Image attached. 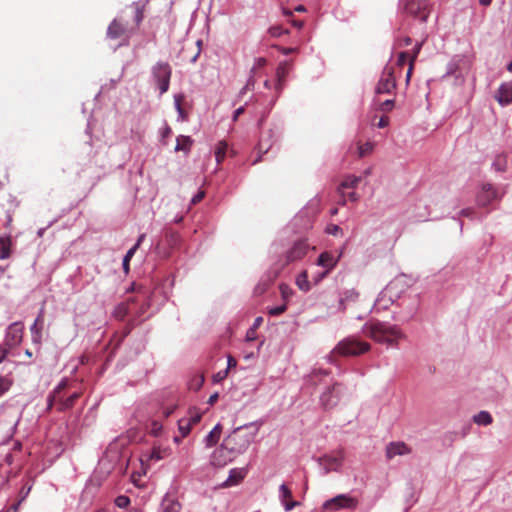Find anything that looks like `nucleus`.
Returning <instances> with one entry per match:
<instances>
[{"mask_svg":"<svg viewBox=\"0 0 512 512\" xmlns=\"http://www.w3.org/2000/svg\"><path fill=\"white\" fill-rule=\"evenodd\" d=\"M430 2L429 0H407L405 3V11L420 20L426 22L430 14Z\"/></svg>","mask_w":512,"mask_h":512,"instance_id":"7","label":"nucleus"},{"mask_svg":"<svg viewBox=\"0 0 512 512\" xmlns=\"http://www.w3.org/2000/svg\"><path fill=\"white\" fill-rule=\"evenodd\" d=\"M340 392V385L336 384L329 388L326 392L321 395V405L325 409H329L337 404Z\"/></svg>","mask_w":512,"mask_h":512,"instance_id":"15","label":"nucleus"},{"mask_svg":"<svg viewBox=\"0 0 512 512\" xmlns=\"http://www.w3.org/2000/svg\"><path fill=\"white\" fill-rule=\"evenodd\" d=\"M164 512H180L181 504L178 500L166 498L163 501Z\"/></svg>","mask_w":512,"mask_h":512,"instance_id":"29","label":"nucleus"},{"mask_svg":"<svg viewBox=\"0 0 512 512\" xmlns=\"http://www.w3.org/2000/svg\"><path fill=\"white\" fill-rule=\"evenodd\" d=\"M308 248L309 245L305 240L296 241L285 254V264L302 259L306 255Z\"/></svg>","mask_w":512,"mask_h":512,"instance_id":"13","label":"nucleus"},{"mask_svg":"<svg viewBox=\"0 0 512 512\" xmlns=\"http://www.w3.org/2000/svg\"><path fill=\"white\" fill-rule=\"evenodd\" d=\"M269 32L273 37H280L283 34H287L288 30H285L280 26H274L269 29Z\"/></svg>","mask_w":512,"mask_h":512,"instance_id":"45","label":"nucleus"},{"mask_svg":"<svg viewBox=\"0 0 512 512\" xmlns=\"http://www.w3.org/2000/svg\"><path fill=\"white\" fill-rule=\"evenodd\" d=\"M287 307L286 305L277 306L269 311L270 315L277 316L286 311Z\"/></svg>","mask_w":512,"mask_h":512,"instance_id":"51","label":"nucleus"},{"mask_svg":"<svg viewBox=\"0 0 512 512\" xmlns=\"http://www.w3.org/2000/svg\"><path fill=\"white\" fill-rule=\"evenodd\" d=\"M401 44H402L403 46H405V47H406V46L411 45V44H412V38H411V37H409V36L404 37V38L402 39V41H401Z\"/></svg>","mask_w":512,"mask_h":512,"instance_id":"61","label":"nucleus"},{"mask_svg":"<svg viewBox=\"0 0 512 512\" xmlns=\"http://www.w3.org/2000/svg\"><path fill=\"white\" fill-rule=\"evenodd\" d=\"M495 99L501 106H507L512 103V81L504 82L499 86Z\"/></svg>","mask_w":512,"mask_h":512,"instance_id":"14","label":"nucleus"},{"mask_svg":"<svg viewBox=\"0 0 512 512\" xmlns=\"http://www.w3.org/2000/svg\"><path fill=\"white\" fill-rule=\"evenodd\" d=\"M326 231H327V233H329V234L337 235V234H338V232L340 231V227H339V226H337V225H333V224H331V225L327 226Z\"/></svg>","mask_w":512,"mask_h":512,"instance_id":"54","label":"nucleus"},{"mask_svg":"<svg viewBox=\"0 0 512 512\" xmlns=\"http://www.w3.org/2000/svg\"><path fill=\"white\" fill-rule=\"evenodd\" d=\"M317 264L322 267H325L326 271L322 272L317 277H315V283L321 281L327 275L328 271L334 266L333 256L328 252H323L318 257Z\"/></svg>","mask_w":512,"mask_h":512,"instance_id":"19","label":"nucleus"},{"mask_svg":"<svg viewBox=\"0 0 512 512\" xmlns=\"http://www.w3.org/2000/svg\"><path fill=\"white\" fill-rule=\"evenodd\" d=\"M201 419V414L199 413H196L194 415H191V417L189 419H186L187 421H190V424L193 425V424H196L200 421Z\"/></svg>","mask_w":512,"mask_h":512,"instance_id":"55","label":"nucleus"},{"mask_svg":"<svg viewBox=\"0 0 512 512\" xmlns=\"http://www.w3.org/2000/svg\"><path fill=\"white\" fill-rule=\"evenodd\" d=\"M153 77L159 87L160 94H164L169 89L171 78V67L166 62H158L152 70Z\"/></svg>","mask_w":512,"mask_h":512,"instance_id":"6","label":"nucleus"},{"mask_svg":"<svg viewBox=\"0 0 512 512\" xmlns=\"http://www.w3.org/2000/svg\"><path fill=\"white\" fill-rule=\"evenodd\" d=\"M130 504V498L125 495H120L115 499V505L119 508H126Z\"/></svg>","mask_w":512,"mask_h":512,"instance_id":"44","label":"nucleus"},{"mask_svg":"<svg viewBox=\"0 0 512 512\" xmlns=\"http://www.w3.org/2000/svg\"><path fill=\"white\" fill-rule=\"evenodd\" d=\"M255 86V79L253 77H250L246 83V85L244 86V88L242 89L241 93H245V91L247 90H252Z\"/></svg>","mask_w":512,"mask_h":512,"instance_id":"52","label":"nucleus"},{"mask_svg":"<svg viewBox=\"0 0 512 512\" xmlns=\"http://www.w3.org/2000/svg\"><path fill=\"white\" fill-rule=\"evenodd\" d=\"M236 365H237L236 359H234L233 357L229 356L228 357V367H227V369L229 370L230 368L235 367Z\"/></svg>","mask_w":512,"mask_h":512,"instance_id":"60","label":"nucleus"},{"mask_svg":"<svg viewBox=\"0 0 512 512\" xmlns=\"http://www.w3.org/2000/svg\"><path fill=\"white\" fill-rule=\"evenodd\" d=\"M367 117H368V121L371 126L377 127L380 129L387 127L390 123V118L387 115L380 116L377 122H376V119H377L376 113H373L371 115L368 114Z\"/></svg>","mask_w":512,"mask_h":512,"instance_id":"26","label":"nucleus"},{"mask_svg":"<svg viewBox=\"0 0 512 512\" xmlns=\"http://www.w3.org/2000/svg\"><path fill=\"white\" fill-rule=\"evenodd\" d=\"M375 148V142L371 141L370 139H367L365 142L362 141V139H359L357 141V156L359 158H365L370 156Z\"/></svg>","mask_w":512,"mask_h":512,"instance_id":"20","label":"nucleus"},{"mask_svg":"<svg viewBox=\"0 0 512 512\" xmlns=\"http://www.w3.org/2000/svg\"><path fill=\"white\" fill-rule=\"evenodd\" d=\"M422 46H423V42H417L415 44V46L412 49L411 54H409V56H408L409 57V63L415 64V61H416V59H417V57H418V55H419V53H420V51L422 49Z\"/></svg>","mask_w":512,"mask_h":512,"instance_id":"41","label":"nucleus"},{"mask_svg":"<svg viewBox=\"0 0 512 512\" xmlns=\"http://www.w3.org/2000/svg\"><path fill=\"white\" fill-rule=\"evenodd\" d=\"M296 284L298 288L304 292H307L310 290L311 286L308 281V275L306 271H303L297 276Z\"/></svg>","mask_w":512,"mask_h":512,"instance_id":"34","label":"nucleus"},{"mask_svg":"<svg viewBox=\"0 0 512 512\" xmlns=\"http://www.w3.org/2000/svg\"><path fill=\"white\" fill-rule=\"evenodd\" d=\"M203 383H204V377L198 376L191 381L190 388L193 390H198L203 385Z\"/></svg>","mask_w":512,"mask_h":512,"instance_id":"47","label":"nucleus"},{"mask_svg":"<svg viewBox=\"0 0 512 512\" xmlns=\"http://www.w3.org/2000/svg\"><path fill=\"white\" fill-rule=\"evenodd\" d=\"M411 448L404 442H391L386 447V456L389 459L397 455H407L411 453Z\"/></svg>","mask_w":512,"mask_h":512,"instance_id":"16","label":"nucleus"},{"mask_svg":"<svg viewBox=\"0 0 512 512\" xmlns=\"http://www.w3.org/2000/svg\"><path fill=\"white\" fill-rule=\"evenodd\" d=\"M179 431L181 433V436L182 437H186L189 433H190V430H191V424H190V421H187L186 419H181L179 420Z\"/></svg>","mask_w":512,"mask_h":512,"instance_id":"40","label":"nucleus"},{"mask_svg":"<svg viewBox=\"0 0 512 512\" xmlns=\"http://www.w3.org/2000/svg\"><path fill=\"white\" fill-rule=\"evenodd\" d=\"M254 439V434L245 431L242 427L236 428L231 434H229L223 443L226 445V449L230 450L236 456L244 453L251 442Z\"/></svg>","mask_w":512,"mask_h":512,"instance_id":"3","label":"nucleus"},{"mask_svg":"<svg viewBox=\"0 0 512 512\" xmlns=\"http://www.w3.org/2000/svg\"><path fill=\"white\" fill-rule=\"evenodd\" d=\"M13 379L9 375L0 376V397L10 390Z\"/></svg>","mask_w":512,"mask_h":512,"instance_id":"35","label":"nucleus"},{"mask_svg":"<svg viewBox=\"0 0 512 512\" xmlns=\"http://www.w3.org/2000/svg\"><path fill=\"white\" fill-rule=\"evenodd\" d=\"M68 387V381L66 379L62 380L58 386L54 389L53 394L49 396V408L53 404H59L58 410L64 411L70 409L74 406L75 401L80 397L79 392L72 393L66 399H63L62 392Z\"/></svg>","mask_w":512,"mask_h":512,"instance_id":"4","label":"nucleus"},{"mask_svg":"<svg viewBox=\"0 0 512 512\" xmlns=\"http://www.w3.org/2000/svg\"><path fill=\"white\" fill-rule=\"evenodd\" d=\"M492 168L497 172H504L507 169V160L503 154H497L492 162Z\"/></svg>","mask_w":512,"mask_h":512,"instance_id":"30","label":"nucleus"},{"mask_svg":"<svg viewBox=\"0 0 512 512\" xmlns=\"http://www.w3.org/2000/svg\"><path fill=\"white\" fill-rule=\"evenodd\" d=\"M293 26H295L298 29H301L303 27V21L301 20H292Z\"/></svg>","mask_w":512,"mask_h":512,"instance_id":"64","label":"nucleus"},{"mask_svg":"<svg viewBox=\"0 0 512 512\" xmlns=\"http://www.w3.org/2000/svg\"><path fill=\"white\" fill-rule=\"evenodd\" d=\"M503 193L493 184L485 182L479 186L476 193V204L478 207L485 208L492 205L495 201H500Z\"/></svg>","mask_w":512,"mask_h":512,"instance_id":"5","label":"nucleus"},{"mask_svg":"<svg viewBox=\"0 0 512 512\" xmlns=\"http://www.w3.org/2000/svg\"><path fill=\"white\" fill-rule=\"evenodd\" d=\"M352 507V497L345 494L337 495L325 501L321 506V512H338Z\"/></svg>","mask_w":512,"mask_h":512,"instance_id":"10","label":"nucleus"},{"mask_svg":"<svg viewBox=\"0 0 512 512\" xmlns=\"http://www.w3.org/2000/svg\"><path fill=\"white\" fill-rule=\"evenodd\" d=\"M24 325L22 322H14L9 325L4 343L12 349L19 346L23 339Z\"/></svg>","mask_w":512,"mask_h":512,"instance_id":"11","label":"nucleus"},{"mask_svg":"<svg viewBox=\"0 0 512 512\" xmlns=\"http://www.w3.org/2000/svg\"><path fill=\"white\" fill-rule=\"evenodd\" d=\"M244 110V107H239L238 109H236L234 112V120H237L238 117L244 113Z\"/></svg>","mask_w":512,"mask_h":512,"instance_id":"63","label":"nucleus"},{"mask_svg":"<svg viewBox=\"0 0 512 512\" xmlns=\"http://www.w3.org/2000/svg\"><path fill=\"white\" fill-rule=\"evenodd\" d=\"M459 215L462 217L472 219V220L478 219V214H477L476 210L472 207L462 209L459 212Z\"/></svg>","mask_w":512,"mask_h":512,"instance_id":"42","label":"nucleus"},{"mask_svg":"<svg viewBox=\"0 0 512 512\" xmlns=\"http://www.w3.org/2000/svg\"><path fill=\"white\" fill-rule=\"evenodd\" d=\"M218 397H219L218 393H214V394H212V395L209 397V399H208V403H209L210 405H213V404L218 400Z\"/></svg>","mask_w":512,"mask_h":512,"instance_id":"62","label":"nucleus"},{"mask_svg":"<svg viewBox=\"0 0 512 512\" xmlns=\"http://www.w3.org/2000/svg\"><path fill=\"white\" fill-rule=\"evenodd\" d=\"M395 106V100L394 99H387L385 100L384 102H382L379 106V109L384 112V113H387V112H390L393 110Z\"/></svg>","mask_w":512,"mask_h":512,"instance_id":"43","label":"nucleus"},{"mask_svg":"<svg viewBox=\"0 0 512 512\" xmlns=\"http://www.w3.org/2000/svg\"><path fill=\"white\" fill-rule=\"evenodd\" d=\"M228 149V144L225 141H220L215 149V158L218 164L222 163V161L226 157V152Z\"/></svg>","mask_w":512,"mask_h":512,"instance_id":"32","label":"nucleus"},{"mask_svg":"<svg viewBox=\"0 0 512 512\" xmlns=\"http://www.w3.org/2000/svg\"><path fill=\"white\" fill-rule=\"evenodd\" d=\"M279 491H280L281 499H282V502L284 504V507H285L286 511H290L295 506L298 505L297 501H292L291 500L292 492H291V490L285 484H282L280 486Z\"/></svg>","mask_w":512,"mask_h":512,"instance_id":"21","label":"nucleus"},{"mask_svg":"<svg viewBox=\"0 0 512 512\" xmlns=\"http://www.w3.org/2000/svg\"><path fill=\"white\" fill-rule=\"evenodd\" d=\"M162 458V451L159 448H153L149 454V460L159 461Z\"/></svg>","mask_w":512,"mask_h":512,"instance_id":"48","label":"nucleus"},{"mask_svg":"<svg viewBox=\"0 0 512 512\" xmlns=\"http://www.w3.org/2000/svg\"><path fill=\"white\" fill-rule=\"evenodd\" d=\"M409 53L408 52H405V51H402L398 54V58H397V65L398 66H403L406 62V60L409 58Z\"/></svg>","mask_w":512,"mask_h":512,"instance_id":"50","label":"nucleus"},{"mask_svg":"<svg viewBox=\"0 0 512 512\" xmlns=\"http://www.w3.org/2000/svg\"><path fill=\"white\" fill-rule=\"evenodd\" d=\"M11 347H8L4 342L0 344V364L6 359Z\"/></svg>","mask_w":512,"mask_h":512,"instance_id":"46","label":"nucleus"},{"mask_svg":"<svg viewBox=\"0 0 512 512\" xmlns=\"http://www.w3.org/2000/svg\"><path fill=\"white\" fill-rule=\"evenodd\" d=\"M145 236H146L145 234H141L138 237V240L135 243V245L127 251L126 255L124 256V260L130 262L131 258L134 256L135 252L137 251V249L140 247L141 243L143 242Z\"/></svg>","mask_w":512,"mask_h":512,"instance_id":"39","label":"nucleus"},{"mask_svg":"<svg viewBox=\"0 0 512 512\" xmlns=\"http://www.w3.org/2000/svg\"><path fill=\"white\" fill-rule=\"evenodd\" d=\"M326 461H327V469L328 470L337 469V467L339 465V460L337 458L328 457V458H326Z\"/></svg>","mask_w":512,"mask_h":512,"instance_id":"49","label":"nucleus"},{"mask_svg":"<svg viewBox=\"0 0 512 512\" xmlns=\"http://www.w3.org/2000/svg\"><path fill=\"white\" fill-rule=\"evenodd\" d=\"M130 312L129 303H120L114 310L113 315L118 320H123Z\"/></svg>","mask_w":512,"mask_h":512,"instance_id":"33","label":"nucleus"},{"mask_svg":"<svg viewBox=\"0 0 512 512\" xmlns=\"http://www.w3.org/2000/svg\"><path fill=\"white\" fill-rule=\"evenodd\" d=\"M473 422L479 426H488L492 424L493 417L488 411L482 410L473 416Z\"/></svg>","mask_w":512,"mask_h":512,"instance_id":"25","label":"nucleus"},{"mask_svg":"<svg viewBox=\"0 0 512 512\" xmlns=\"http://www.w3.org/2000/svg\"><path fill=\"white\" fill-rule=\"evenodd\" d=\"M370 349V344L368 342H362L354 337V356L358 354H363Z\"/></svg>","mask_w":512,"mask_h":512,"instance_id":"36","label":"nucleus"},{"mask_svg":"<svg viewBox=\"0 0 512 512\" xmlns=\"http://www.w3.org/2000/svg\"><path fill=\"white\" fill-rule=\"evenodd\" d=\"M12 254V240L10 236H0V259H8Z\"/></svg>","mask_w":512,"mask_h":512,"instance_id":"22","label":"nucleus"},{"mask_svg":"<svg viewBox=\"0 0 512 512\" xmlns=\"http://www.w3.org/2000/svg\"><path fill=\"white\" fill-rule=\"evenodd\" d=\"M43 324V314L42 312L36 318L34 324L31 327V333L33 334V340L38 341L41 337V329Z\"/></svg>","mask_w":512,"mask_h":512,"instance_id":"31","label":"nucleus"},{"mask_svg":"<svg viewBox=\"0 0 512 512\" xmlns=\"http://www.w3.org/2000/svg\"><path fill=\"white\" fill-rule=\"evenodd\" d=\"M205 197L204 191H199L191 200V203L193 205L198 204L202 199Z\"/></svg>","mask_w":512,"mask_h":512,"instance_id":"53","label":"nucleus"},{"mask_svg":"<svg viewBox=\"0 0 512 512\" xmlns=\"http://www.w3.org/2000/svg\"><path fill=\"white\" fill-rule=\"evenodd\" d=\"M402 281L399 279H395L391 281L386 288L381 292L380 297L375 301L373 309L378 312L380 310L387 309L390 304H393L395 301H399V306H404L406 303V317L407 319H411L419 306V299L417 295H403L402 292Z\"/></svg>","mask_w":512,"mask_h":512,"instance_id":"1","label":"nucleus"},{"mask_svg":"<svg viewBox=\"0 0 512 512\" xmlns=\"http://www.w3.org/2000/svg\"><path fill=\"white\" fill-rule=\"evenodd\" d=\"M413 69H414V64L413 63H409V67H408V70H407V73H406V83L407 84L410 82Z\"/></svg>","mask_w":512,"mask_h":512,"instance_id":"56","label":"nucleus"},{"mask_svg":"<svg viewBox=\"0 0 512 512\" xmlns=\"http://www.w3.org/2000/svg\"><path fill=\"white\" fill-rule=\"evenodd\" d=\"M145 236H146L145 234H141L138 237V240L135 243V245L127 251L126 255L124 256V260L130 262L131 258L134 256L135 252L137 251V249L140 247L141 243L143 242Z\"/></svg>","mask_w":512,"mask_h":512,"instance_id":"38","label":"nucleus"},{"mask_svg":"<svg viewBox=\"0 0 512 512\" xmlns=\"http://www.w3.org/2000/svg\"><path fill=\"white\" fill-rule=\"evenodd\" d=\"M334 353L342 356H348L352 354V340L345 339L340 342L335 348Z\"/></svg>","mask_w":512,"mask_h":512,"instance_id":"27","label":"nucleus"},{"mask_svg":"<svg viewBox=\"0 0 512 512\" xmlns=\"http://www.w3.org/2000/svg\"><path fill=\"white\" fill-rule=\"evenodd\" d=\"M396 89V79L394 68L386 65L382 71L381 77L375 87L376 94H390Z\"/></svg>","mask_w":512,"mask_h":512,"instance_id":"8","label":"nucleus"},{"mask_svg":"<svg viewBox=\"0 0 512 512\" xmlns=\"http://www.w3.org/2000/svg\"><path fill=\"white\" fill-rule=\"evenodd\" d=\"M134 32V27L129 26L127 23H124L121 19H114L107 29V36L114 40H127Z\"/></svg>","mask_w":512,"mask_h":512,"instance_id":"9","label":"nucleus"},{"mask_svg":"<svg viewBox=\"0 0 512 512\" xmlns=\"http://www.w3.org/2000/svg\"><path fill=\"white\" fill-rule=\"evenodd\" d=\"M245 475H246V470L243 468H241V469L235 468V469L230 470L229 477L225 482V486H233V485L238 484L241 480L244 479Z\"/></svg>","mask_w":512,"mask_h":512,"instance_id":"24","label":"nucleus"},{"mask_svg":"<svg viewBox=\"0 0 512 512\" xmlns=\"http://www.w3.org/2000/svg\"><path fill=\"white\" fill-rule=\"evenodd\" d=\"M363 333L379 343H385L389 346H397L398 341L405 338V334L397 325L386 322L366 323L363 327Z\"/></svg>","mask_w":512,"mask_h":512,"instance_id":"2","label":"nucleus"},{"mask_svg":"<svg viewBox=\"0 0 512 512\" xmlns=\"http://www.w3.org/2000/svg\"><path fill=\"white\" fill-rule=\"evenodd\" d=\"M149 1L148 0H139L137 2H134L131 6V8L134 11V30L136 31L137 28L140 26L141 22L144 19V13L147 9Z\"/></svg>","mask_w":512,"mask_h":512,"instance_id":"17","label":"nucleus"},{"mask_svg":"<svg viewBox=\"0 0 512 512\" xmlns=\"http://www.w3.org/2000/svg\"><path fill=\"white\" fill-rule=\"evenodd\" d=\"M228 374V369H226L225 371L223 372H218L214 378H215V381H221L223 380Z\"/></svg>","mask_w":512,"mask_h":512,"instance_id":"57","label":"nucleus"},{"mask_svg":"<svg viewBox=\"0 0 512 512\" xmlns=\"http://www.w3.org/2000/svg\"><path fill=\"white\" fill-rule=\"evenodd\" d=\"M145 236H146L145 234H141L138 237V240L135 243V245L127 251L126 255L124 256V260L130 262L131 258L134 256L135 252L137 251V249L140 247L141 243L143 242Z\"/></svg>","mask_w":512,"mask_h":512,"instance_id":"37","label":"nucleus"},{"mask_svg":"<svg viewBox=\"0 0 512 512\" xmlns=\"http://www.w3.org/2000/svg\"><path fill=\"white\" fill-rule=\"evenodd\" d=\"M279 50H280L283 54L288 55V54H291V53L295 52V51H296V48H286V47H281V48H279Z\"/></svg>","mask_w":512,"mask_h":512,"instance_id":"59","label":"nucleus"},{"mask_svg":"<svg viewBox=\"0 0 512 512\" xmlns=\"http://www.w3.org/2000/svg\"><path fill=\"white\" fill-rule=\"evenodd\" d=\"M193 141L189 136L180 135L177 137V143L175 146L176 151L188 152L191 148Z\"/></svg>","mask_w":512,"mask_h":512,"instance_id":"28","label":"nucleus"},{"mask_svg":"<svg viewBox=\"0 0 512 512\" xmlns=\"http://www.w3.org/2000/svg\"><path fill=\"white\" fill-rule=\"evenodd\" d=\"M222 430L223 427L221 424L218 423L215 425V427L208 433V435L204 439L207 447H212L218 443L222 434Z\"/></svg>","mask_w":512,"mask_h":512,"instance_id":"23","label":"nucleus"},{"mask_svg":"<svg viewBox=\"0 0 512 512\" xmlns=\"http://www.w3.org/2000/svg\"><path fill=\"white\" fill-rule=\"evenodd\" d=\"M290 71V63L288 61L281 62L276 69V86L275 89L278 93L281 92L285 85L286 77Z\"/></svg>","mask_w":512,"mask_h":512,"instance_id":"18","label":"nucleus"},{"mask_svg":"<svg viewBox=\"0 0 512 512\" xmlns=\"http://www.w3.org/2000/svg\"><path fill=\"white\" fill-rule=\"evenodd\" d=\"M236 455L232 453L230 450L226 449V445L222 442V444L216 448L210 458V463L214 467H224L228 463H230Z\"/></svg>","mask_w":512,"mask_h":512,"instance_id":"12","label":"nucleus"},{"mask_svg":"<svg viewBox=\"0 0 512 512\" xmlns=\"http://www.w3.org/2000/svg\"><path fill=\"white\" fill-rule=\"evenodd\" d=\"M255 339V329L251 328L248 330L246 334V340L247 341H253Z\"/></svg>","mask_w":512,"mask_h":512,"instance_id":"58","label":"nucleus"}]
</instances>
